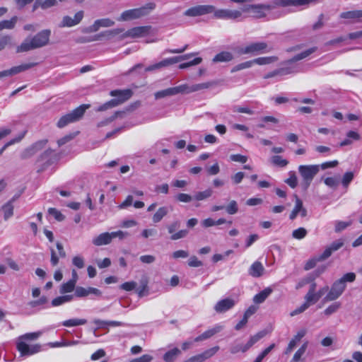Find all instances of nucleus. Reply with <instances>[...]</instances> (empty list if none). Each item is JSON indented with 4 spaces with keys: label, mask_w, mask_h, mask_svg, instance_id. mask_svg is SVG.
<instances>
[{
    "label": "nucleus",
    "mask_w": 362,
    "mask_h": 362,
    "mask_svg": "<svg viewBox=\"0 0 362 362\" xmlns=\"http://www.w3.org/2000/svg\"><path fill=\"white\" fill-rule=\"evenodd\" d=\"M42 332L41 331L30 332L18 337L16 341V349L22 357H28L41 351L40 344H30V341L37 339Z\"/></svg>",
    "instance_id": "nucleus-1"
},
{
    "label": "nucleus",
    "mask_w": 362,
    "mask_h": 362,
    "mask_svg": "<svg viewBox=\"0 0 362 362\" xmlns=\"http://www.w3.org/2000/svg\"><path fill=\"white\" fill-rule=\"evenodd\" d=\"M356 274L354 272H349L344 274L339 279L332 284L324 300L333 301L339 298L345 291L346 283L354 282L356 280Z\"/></svg>",
    "instance_id": "nucleus-2"
},
{
    "label": "nucleus",
    "mask_w": 362,
    "mask_h": 362,
    "mask_svg": "<svg viewBox=\"0 0 362 362\" xmlns=\"http://www.w3.org/2000/svg\"><path fill=\"white\" fill-rule=\"evenodd\" d=\"M50 35V30H43L33 37L25 39L21 45L17 47V52H28L47 45L49 42Z\"/></svg>",
    "instance_id": "nucleus-3"
},
{
    "label": "nucleus",
    "mask_w": 362,
    "mask_h": 362,
    "mask_svg": "<svg viewBox=\"0 0 362 362\" xmlns=\"http://www.w3.org/2000/svg\"><path fill=\"white\" fill-rule=\"evenodd\" d=\"M156 8L154 3H148L146 5L136 8L129 9L123 11L117 18L119 21H129L140 18L148 15Z\"/></svg>",
    "instance_id": "nucleus-4"
},
{
    "label": "nucleus",
    "mask_w": 362,
    "mask_h": 362,
    "mask_svg": "<svg viewBox=\"0 0 362 362\" xmlns=\"http://www.w3.org/2000/svg\"><path fill=\"white\" fill-rule=\"evenodd\" d=\"M132 94V92L129 89L112 90L110 92V95L112 97H116V98L112 99L110 101L99 106L96 110L101 112L109 108L116 107L130 98Z\"/></svg>",
    "instance_id": "nucleus-5"
},
{
    "label": "nucleus",
    "mask_w": 362,
    "mask_h": 362,
    "mask_svg": "<svg viewBox=\"0 0 362 362\" xmlns=\"http://www.w3.org/2000/svg\"><path fill=\"white\" fill-rule=\"evenodd\" d=\"M298 170L302 178V185L305 189H307L310 185L313 178L319 173L320 165H300Z\"/></svg>",
    "instance_id": "nucleus-6"
},
{
    "label": "nucleus",
    "mask_w": 362,
    "mask_h": 362,
    "mask_svg": "<svg viewBox=\"0 0 362 362\" xmlns=\"http://www.w3.org/2000/svg\"><path fill=\"white\" fill-rule=\"evenodd\" d=\"M90 106V105H81L71 112L62 116L57 122V127L62 128L70 123L79 120Z\"/></svg>",
    "instance_id": "nucleus-7"
},
{
    "label": "nucleus",
    "mask_w": 362,
    "mask_h": 362,
    "mask_svg": "<svg viewBox=\"0 0 362 362\" xmlns=\"http://www.w3.org/2000/svg\"><path fill=\"white\" fill-rule=\"evenodd\" d=\"M271 48L264 42L250 43L239 49L240 54H259L270 52Z\"/></svg>",
    "instance_id": "nucleus-8"
},
{
    "label": "nucleus",
    "mask_w": 362,
    "mask_h": 362,
    "mask_svg": "<svg viewBox=\"0 0 362 362\" xmlns=\"http://www.w3.org/2000/svg\"><path fill=\"white\" fill-rule=\"evenodd\" d=\"M212 13L216 19L238 21L242 18L243 13L240 10H232L228 8H218L214 7Z\"/></svg>",
    "instance_id": "nucleus-9"
},
{
    "label": "nucleus",
    "mask_w": 362,
    "mask_h": 362,
    "mask_svg": "<svg viewBox=\"0 0 362 362\" xmlns=\"http://www.w3.org/2000/svg\"><path fill=\"white\" fill-rule=\"evenodd\" d=\"M214 10L213 5H197L187 9L184 15L188 17H198L209 13H212Z\"/></svg>",
    "instance_id": "nucleus-10"
},
{
    "label": "nucleus",
    "mask_w": 362,
    "mask_h": 362,
    "mask_svg": "<svg viewBox=\"0 0 362 362\" xmlns=\"http://www.w3.org/2000/svg\"><path fill=\"white\" fill-rule=\"evenodd\" d=\"M219 350V346H216L211 349H209L202 354L193 356L187 360L184 361L183 362H204L206 359L212 357L214 355H215L218 351Z\"/></svg>",
    "instance_id": "nucleus-11"
},
{
    "label": "nucleus",
    "mask_w": 362,
    "mask_h": 362,
    "mask_svg": "<svg viewBox=\"0 0 362 362\" xmlns=\"http://www.w3.org/2000/svg\"><path fill=\"white\" fill-rule=\"evenodd\" d=\"M151 30L149 25L135 27L128 30L124 35V37H131L132 38L143 37L148 35Z\"/></svg>",
    "instance_id": "nucleus-12"
},
{
    "label": "nucleus",
    "mask_w": 362,
    "mask_h": 362,
    "mask_svg": "<svg viewBox=\"0 0 362 362\" xmlns=\"http://www.w3.org/2000/svg\"><path fill=\"white\" fill-rule=\"evenodd\" d=\"M295 206L289 216L291 220H294L298 215L303 218L307 216V210L304 208L303 202L297 195H295Z\"/></svg>",
    "instance_id": "nucleus-13"
},
{
    "label": "nucleus",
    "mask_w": 362,
    "mask_h": 362,
    "mask_svg": "<svg viewBox=\"0 0 362 362\" xmlns=\"http://www.w3.org/2000/svg\"><path fill=\"white\" fill-rule=\"evenodd\" d=\"M115 24V21L110 18H102L96 20L94 23L86 28L87 33H94L98 31L100 28L111 27Z\"/></svg>",
    "instance_id": "nucleus-14"
},
{
    "label": "nucleus",
    "mask_w": 362,
    "mask_h": 362,
    "mask_svg": "<svg viewBox=\"0 0 362 362\" xmlns=\"http://www.w3.org/2000/svg\"><path fill=\"white\" fill-rule=\"evenodd\" d=\"M83 17V12L78 11L77 12L74 18H71L69 16H66L63 18L61 23L59 24V27H72L77 24H78Z\"/></svg>",
    "instance_id": "nucleus-15"
},
{
    "label": "nucleus",
    "mask_w": 362,
    "mask_h": 362,
    "mask_svg": "<svg viewBox=\"0 0 362 362\" xmlns=\"http://www.w3.org/2000/svg\"><path fill=\"white\" fill-rule=\"evenodd\" d=\"M223 329V326L219 324L214 325L213 327L206 330L202 334L199 335L196 338L194 339L195 342L202 341L206 340L216 334L220 332Z\"/></svg>",
    "instance_id": "nucleus-16"
},
{
    "label": "nucleus",
    "mask_w": 362,
    "mask_h": 362,
    "mask_svg": "<svg viewBox=\"0 0 362 362\" xmlns=\"http://www.w3.org/2000/svg\"><path fill=\"white\" fill-rule=\"evenodd\" d=\"M46 144V141H40L35 143L31 146L25 148L21 153L22 158H28L33 156L38 151L42 149Z\"/></svg>",
    "instance_id": "nucleus-17"
},
{
    "label": "nucleus",
    "mask_w": 362,
    "mask_h": 362,
    "mask_svg": "<svg viewBox=\"0 0 362 362\" xmlns=\"http://www.w3.org/2000/svg\"><path fill=\"white\" fill-rule=\"evenodd\" d=\"M235 304V302L234 300L226 298L219 300L214 306V309L217 313H224L232 308Z\"/></svg>",
    "instance_id": "nucleus-18"
},
{
    "label": "nucleus",
    "mask_w": 362,
    "mask_h": 362,
    "mask_svg": "<svg viewBox=\"0 0 362 362\" xmlns=\"http://www.w3.org/2000/svg\"><path fill=\"white\" fill-rule=\"evenodd\" d=\"M112 240L111 233L105 232L100 233L92 240V243L95 246H102L110 244Z\"/></svg>",
    "instance_id": "nucleus-19"
},
{
    "label": "nucleus",
    "mask_w": 362,
    "mask_h": 362,
    "mask_svg": "<svg viewBox=\"0 0 362 362\" xmlns=\"http://www.w3.org/2000/svg\"><path fill=\"white\" fill-rule=\"evenodd\" d=\"M306 329H302L299 330L297 334L292 338V339L288 343L287 348L285 350V354H290L293 349L296 347L298 342L300 341V339L306 334Z\"/></svg>",
    "instance_id": "nucleus-20"
},
{
    "label": "nucleus",
    "mask_w": 362,
    "mask_h": 362,
    "mask_svg": "<svg viewBox=\"0 0 362 362\" xmlns=\"http://www.w3.org/2000/svg\"><path fill=\"white\" fill-rule=\"evenodd\" d=\"M264 272V267L262 264L259 261H255L250 266L248 273L252 277H260Z\"/></svg>",
    "instance_id": "nucleus-21"
},
{
    "label": "nucleus",
    "mask_w": 362,
    "mask_h": 362,
    "mask_svg": "<svg viewBox=\"0 0 362 362\" xmlns=\"http://www.w3.org/2000/svg\"><path fill=\"white\" fill-rule=\"evenodd\" d=\"M57 249L58 250V255L53 249H51L50 261L52 266H56L59 263V257H65L66 256V252L64 250V247L60 243H57Z\"/></svg>",
    "instance_id": "nucleus-22"
},
{
    "label": "nucleus",
    "mask_w": 362,
    "mask_h": 362,
    "mask_svg": "<svg viewBox=\"0 0 362 362\" xmlns=\"http://www.w3.org/2000/svg\"><path fill=\"white\" fill-rule=\"evenodd\" d=\"M270 6L269 5L264 4H256V5H250L247 8L243 9V11L252 10L254 13H255V16L257 18H261L264 16V10L269 9Z\"/></svg>",
    "instance_id": "nucleus-23"
},
{
    "label": "nucleus",
    "mask_w": 362,
    "mask_h": 362,
    "mask_svg": "<svg viewBox=\"0 0 362 362\" xmlns=\"http://www.w3.org/2000/svg\"><path fill=\"white\" fill-rule=\"evenodd\" d=\"M180 354L181 351L178 348L175 347L166 351L163 358L165 362H175Z\"/></svg>",
    "instance_id": "nucleus-24"
},
{
    "label": "nucleus",
    "mask_w": 362,
    "mask_h": 362,
    "mask_svg": "<svg viewBox=\"0 0 362 362\" xmlns=\"http://www.w3.org/2000/svg\"><path fill=\"white\" fill-rule=\"evenodd\" d=\"M297 71H298L296 69L291 68V67L282 68V69H278V70H276L271 73L267 74V75L264 76V78L274 77L278 75H280V76L287 75V74L296 73Z\"/></svg>",
    "instance_id": "nucleus-25"
},
{
    "label": "nucleus",
    "mask_w": 362,
    "mask_h": 362,
    "mask_svg": "<svg viewBox=\"0 0 362 362\" xmlns=\"http://www.w3.org/2000/svg\"><path fill=\"white\" fill-rule=\"evenodd\" d=\"M272 290L270 288H267L263 291L256 294L253 298L254 303L259 304L263 303L267 297L272 293Z\"/></svg>",
    "instance_id": "nucleus-26"
},
{
    "label": "nucleus",
    "mask_w": 362,
    "mask_h": 362,
    "mask_svg": "<svg viewBox=\"0 0 362 362\" xmlns=\"http://www.w3.org/2000/svg\"><path fill=\"white\" fill-rule=\"evenodd\" d=\"M14 199L8 201L2 206V211L4 213V220H8L13 215V209L14 206L13 205V202Z\"/></svg>",
    "instance_id": "nucleus-27"
},
{
    "label": "nucleus",
    "mask_w": 362,
    "mask_h": 362,
    "mask_svg": "<svg viewBox=\"0 0 362 362\" xmlns=\"http://www.w3.org/2000/svg\"><path fill=\"white\" fill-rule=\"evenodd\" d=\"M233 59V55L229 52H221L217 54L213 59V62H228Z\"/></svg>",
    "instance_id": "nucleus-28"
},
{
    "label": "nucleus",
    "mask_w": 362,
    "mask_h": 362,
    "mask_svg": "<svg viewBox=\"0 0 362 362\" xmlns=\"http://www.w3.org/2000/svg\"><path fill=\"white\" fill-rule=\"evenodd\" d=\"M36 65L35 63H28V64H23L19 66H13L12 68L9 69L11 73V75H16L17 74H19L21 72H23L24 71H26Z\"/></svg>",
    "instance_id": "nucleus-29"
},
{
    "label": "nucleus",
    "mask_w": 362,
    "mask_h": 362,
    "mask_svg": "<svg viewBox=\"0 0 362 362\" xmlns=\"http://www.w3.org/2000/svg\"><path fill=\"white\" fill-rule=\"evenodd\" d=\"M304 299V303L309 308L311 305L315 304L320 300V294H317L316 292H308Z\"/></svg>",
    "instance_id": "nucleus-30"
},
{
    "label": "nucleus",
    "mask_w": 362,
    "mask_h": 362,
    "mask_svg": "<svg viewBox=\"0 0 362 362\" xmlns=\"http://www.w3.org/2000/svg\"><path fill=\"white\" fill-rule=\"evenodd\" d=\"M267 334L265 330H262L253 336H251L248 341L246 343V349H250L259 340L263 338Z\"/></svg>",
    "instance_id": "nucleus-31"
},
{
    "label": "nucleus",
    "mask_w": 362,
    "mask_h": 362,
    "mask_svg": "<svg viewBox=\"0 0 362 362\" xmlns=\"http://www.w3.org/2000/svg\"><path fill=\"white\" fill-rule=\"evenodd\" d=\"M73 295H65L57 297L52 300V305L54 307L59 306L64 303L70 302L72 300Z\"/></svg>",
    "instance_id": "nucleus-32"
},
{
    "label": "nucleus",
    "mask_w": 362,
    "mask_h": 362,
    "mask_svg": "<svg viewBox=\"0 0 362 362\" xmlns=\"http://www.w3.org/2000/svg\"><path fill=\"white\" fill-rule=\"evenodd\" d=\"M87 323V320L86 319H69L62 322V325L67 327H76L79 325H83Z\"/></svg>",
    "instance_id": "nucleus-33"
},
{
    "label": "nucleus",
    "mask_w": 362,
    "mask_h": 362,
    "mask_svg": "<svg viewBox=\"0 0 362 362\" xmlns=\"http://www.w3.org/2000/svg\"><path fill=\"white\" fill-rule=\"evenodd\" d=\"M277 61V57H258L257 59H252L253 65H265L274 63Z\"/></svg>",
    "instance_id": "nucleus-34"
},
{
    "label": "nucleus",
    "mask_w": 362,
    "mask_h": 362,
    "mask_svg": "<svg viewBox=\"0 0 362 362\" xmlns=\"http://www.w3.org/2000/svg\"><path fill=\"white\" fill-rule=\"evenodd\" d=\"M272 165L281 168H284L288 164V160L284 158L281 156H273L270 158Z\"/></svg>",
    "instance_id": "nucleus-35"
},
{
    "label": "nucleus",
    "mask_w": 362,
    "mask_h": 362,
    "mask_svg": "<svg viewBox=\"0 0 362 362\" xmlns=\"http://www.w3.org/2000/svg\"><path fill=\"white\" fill-rule=\"evenodd\" d=\"M168 213V209L166 206L160 207L153 216V221L154 223L160 222L162 218L165 216Z\"/></svg>",
    "instance_id": "nucleus-36"
},
{
    "label": "nucleus",
    "mask_w": 362,
    "mask_h": 362,
    "mask_svg": "<svg viewBox=\"0 0 362 362\" xmlns=\"http://www.w3.org/2000/svg\"><path fill=\"white\" fill-rule=\"evenodd\" d=\"M176 95V94H175V90L174 87L168 88L167 89L158 91V92L155 93V94H154L156 99H160V98H165L168 96H172V95Z\"/></svg>",
    "instance_id": "nucleus-37"
},
{
    "label": "nucleus",
    "mask_w": 362,
    "mask_h": 362,
    "mask_svg": "<svg viewBox=\"0 0 362 362\" xmlns=\"http://www.w3.org/2000/svg\"><path fill=\"white\" fill-rule=\"evenodd\" d=\"M57 3V0H45L43 1H40V0H37L35 3L34 7L36 8L37 6H40L42 9H47L55 6Z\"/></svg>",
    "instance_id": "nucleus-38"
},
{
    "label": "nucleus",
    "mask_w": 362,
    "mask_h": 362,
    "mask_svg": "<svg viewBox=\"0 0 362 362\" xmlns=\"http://www.w3.org/2000/svg\"><path fill=\"white\" fill-rule=\"evenodd\" d=\"M249 349H246V344H242L236 343V341H234V343L233 344H231V346L230 347V352L232 354H235L240 351L245 353Z\"/></svg>",
    "instance_id": "nucleus-39"
},
{
    "label": "nucleus",
    "mask_w": 362,
    "mask_h": 362,
    "mask_svg": "<svg viewBox=\"0 0 362 362\" xmlns=\"http://www.w3.org/2000/svg\"><path fill=\"white\" fill-rule=\"evenodd\" d=\"M122 31H123V30H122V29H114V30H107V31L100 33L97 36L96 40H99L103 37L106 38V39H110L113 36L118 35L119 33H122Z\"/></svg>",
    "instance_id": "nucleus-40"
},
{
    "label": "nucleus",
    "mask_w": 362,
    "mask_h": 362,
    "mask_svg": "<svg viewBox=\"0 0 362 362\" xmlns=\"http://www.w3.org/2000/svg\"><path fill=\"white\" fill-rule=\"evenodd\" d=\"M17 17L14 16L11 18L10 20H6L0 22V30L4 29H12L14 28L16 21Z\"/></svg>",
    "instance_id": "nucleus-41"
},
{
    "label": "nucleus",
    "mask_w": 362,
    "mask_h": 362,
    "mask_svg": "<svg viewBox=\"0 0 362 362\" xmlns=\"http://www.w3.org/2000/svg\"><path fill=\"white\" fill-rule=\"evenodd\" d=\"M315 49H316V48L312 47V48H310L298 54H296L295 57H293V58H292L289 61V62H297V61L306 58L307 57H308L309 55H310L312 53H313L315 51Z\"/></svg>",
    "instance_id": "nucleus-42"
},
{
    "label": "nucleus",
    "mask_w": 362,
    "mask_h": 362,
    "mask_svg": "<svg viewBox=\"0 0 362 362\" xmlns=\"http://www.w3.org/2000/svg\"><path fill=\"white\" fill-rule=\"evenodd\" d=\"M288 175L289 177L285 180V182L292 189H294L298 185V179L296 173L294 171H290Z\"/></svg>",
    "instance_id": "nucleus-43"
},
{
    "label": "nucleus",
    "mask_w": 362,
    "mask_h": 362,
    "mask_svg": "<svg viewBox=\"0 0 362 362\" xmlns=\"http://www.w3.org/2000/svg\"><path fill=\"white\" fill-rule=\"evenodd\" d=\"M213 191L211 189H207L202 192H198L194 195V199L197 201H202L212 195Z\"/></svg>",
    "instance_id": "nucleus-44"
},
{
    "label": "nucleus",
    "mask_w": 362,
    "mask_h": 362,
    "mask_svg": "<svg viewBox=\"0 0 362 362\" xmlns=\"http://www.w3.org/2000/svg\"><path fill=\"white\" fill-rule=\"evenodd\" d=\"M25 134V132L21 133V134H19L17 137L11 139V141H8L7 143H6L4 146L0 149V155H1L3 153V152L10 146L16 144V143H18L19 141H21V139L24 137Z\"/></svg>",
    "instance_id": "nucleus-45"
},
{
    "label": "nucleus",
    "mask_w": 362,
    "mask_h": 362,
    "mask_svg": "<svg viewBox=\"0 0 362 362\" xmlns=\"http://www.w3.org/2000/svg\"><path fill=\"white\" fill-rule=\"evenodd\" d=\"M308 231L305 228L300 227L292 232V237L296 240H302L307 235Z\"/></svg>",
    "instance_id": "nucleus-46"
},
{
    "label": "nucleus",
    "mask_w": 362,
    "mask_h": 362,
    "mask_svg": "<svg viewBox=\"0 0 362 362\" xmlns=\"http://www.w3.org/2000/svg\"><path fill=\"white\" fill-rule=\"evenodd\" d=\"M307 345H308V343H307V342H305V343H304V344L301 346V347H300V348H299V349H298V351L295 353V354H294V356H293V358H292L291 362H298V361L300 360V358H301L302 356H303V355L305 354V350H306V349H307Z\"/></svg>",
    "instance_id": "nucleus-47"
},
{
    "label": "nucleus",
    "mask_w": 362,
    "mask_h": 362,
    "mask_svg": "<svg viewBox=\"0 0 362 362\" xmlns=\"http://www.w3.org/2000/svg\"><path fill=\"white\" fill-rule=\"evenodd\" d=\"M253 66L252 60L247 61L240 64H238L233 67L231 72H236L243 69L250 68Z\"/></svg>",
    "instance_id": "nucleus-48"
},
{
    "label": "nucleus",
    "mask_w": 362,
    "mask_h": 362,
    "mask_svg": "<svg viewBox=\"0 0 362 362\" xmlns=\"http://www.w3.org/2000/svg\"><path fill=\"white\" fill-rule=\"evenodd\" d=\"M75 285V283L69 280L66 283H64L62 285L60 288V293L64 294L66 293L71 292L72 291H74Z\"/></svg>",
    "instance_id": "nucleus-49"
},
{
    "label": "nucleus",
    "mask_w": 362,
    "mask_h": 362,
    "mask_svg": "<svg viewBox=\"0 0 362 362\" xmlns=\"http://www.w3.org/2000/svg\"><path fill=\"white\" fill-rule=\"evenodd\" d=\"M356 10L342 12L340 14L341 18L351 20L353 22H357Z\"/></svg>",
    "instance_id": "nucleus-50"
},
{
    "label": "nucleus",
    "mask_w": 362,
    "mask_h": 362,
    "mask_svg": "<svg viewBox=\"0 0 362 362\" xmlns=\"http://www.w3.org/2000/svg\"><path fill=\"white\" fill-rule=\"evenodd\" d=\"M341 307V303L339 302H335L330 305H329L324 311V313L326 315H330L334 313H336L339 308Z\"/></svg>",
    "instance_id": "nucleus-51"
},
{
    "label": "nucleus",
    "mask_w": 362,
    "mask_h": 362,
    "mask_svg": "<svg viewBox=\"0 0 362 362\" xmlns=\"http://www.w3.org/2000/svg\"><path fill=\"white\" fill-rule=\"evenodd\" d=\"M72 264L78 269H82L85 266L84 258L81 255H76L72 258Z\"/></svg>",
    "instance_id": "nucleus-52"
},
{
    "label": "nucleus",
    "mask_w": 362,
    "mask_h": 362,
    "mask_svg": "<svg viewBox=\"0 0 362 362\" xmlns=\"http://www.w3.org/2000/svg\"><path fill=\"white\" fill-rule=\"evenodd\" d=\"M174 88H175L176 95L179 94V93H192L191 86H189L187 84H182L178 86H175Z\"/></svg>",
    "instance_id": "nucleus-53"
},
{
    "label": "nucleus",
    "mask_w": 362,
    "mask_h": 362,
    "mask_svg": "<svg viewBox=\"0 0 362 362\" xmlns=\"http://www.w3.org/2000/svg\"><path fill=\"white\" fill-rule=\"evenodd\" d=\"M202 62V59L201 57H196L193 60L182 63L179 65V68L181 69H186L187 67L195 66L199 64Z\"/></svg>",
    "instance_id": "nucleus-54"
},
{
    "label": "nucleus",
    "mask_w": 362,
    "mask_h": 362,
    "mask_svg": "<svg viewBox=\"0 0 362 362\" xmlns=\"http://www.w3.org/2000/svg\"><path fill=\"white\" fill-rule=\"evenodd\" d=\"M226 210L228 214H235L238 211V206L236 201L232 200L228 205L226 207Z\"/></svg>",
    "instance_id": "nucleus-55"
},
{
    "label": "nucleus",
    "mask_w": 362,
    "mask_h": 362,
    "mask_svg": "<svg viewBox=\"0 0 362 362\" xmlns=\"http://www.w3.org/2000/svg\"><path fill=\"white\" fill-rule=\"evenodd\" d=\"M352 223V221H337L335 223V231L340 232L344 230L348 226H351Z\"/></svg>",
    "instance_id": "nucleus-56"
},
{
    "label": "nucleus",
    "mask_w": 362,
    "mask_h": 362,
    "mask_svg": "<svg viewBox=\"0 0 362 362\" xmlns=\"http://www.w3.org/2000/svg\"><path fill=\"white\" fill-rule=\"evenodd\" d=\"M48 212L50 215L53 216L54 218L59 221L64 219V216L57 209L54 208H49Z\"/></svg>",
    "instance_id": "nucleus-57"
},
{
    "label": "nucleus",
    "mask_w": 362,
    "mask_h": 362,
    "mask_svg": "<svg viewBox=\"0 0 362 362\" xmlns=\"http://www.w3.org/2000/svg\"><path fill=\"white\" fill-rule=\"evenodd\" d=\"M211 86V83L209 82L194 84L191 86L192 93L199 91L202 89H206Z\"/></svg>",
    "instance_id": "nucleus-58"
},
{
    "label": "nucleus",
    "mask_w": 362,
    "mask_h": 362,
    "mask_svg": "<svg viewBox=\"0 0 362 362\" xmlns=\"http://www.w3.org/2000/svg\"><path fill=\"white\" fill-rule=\"evenodd\" d=\"M318 262H320V260L318 259V257L317 256L312 259H310L305 263V264L304 266V269L305 270H310V269L314 268Z\"/></svg>",
    "instance_id": "nucleus-59"
},
{
    "label": "nucleus",
    "mask_w": 362,
    "mask_h": 362,
    "mask_svg": "<svg viewBox=\"0 0 362 362\" xmlns=\"http://www.w3.org/2000/svg\"><path fill=\"white\" fill-rule=\"evenodd\" d=\"M230 159L234 162L245 163L247 160V157L240 154H232L230 156Z\"/></svg>",
    "instance_id": "nucleus-60"
},
{
    "label": "nucleus",
    "mask_w": 362,
    "mask_h": 362,
    "mask_svg": "<svg viewBox=\"0 0 362 362\" xmlns=\"http://www.w3.org/2000/svg\"><path fill=\"white\" fill-rule=\"evenodd\" d=\"M153 360V357L149 354H144L140 357L133 358L129 362H151Z\"/></svg>",
    "instance_id": "nucleus-61"
},
{
    "label": "nucleus",
    "mask_w": 362,
    "mask_h": 362,
    "mask_svg": "<svg viewBox=\"0 0 362 362\" xmlns=\"http://www.w3.org/2000/svg\"><path fill=\"white\" fill-rule=\"evenodd\" d=\"M176 199L183 203H188L192 200V197L185 193H180L176 196Z\"/></svg>",
    "instance_id": "nucleus-62"
},
{
    "label": "nucleus",
    "mask_w": 362,
    "mask_h": 362,
    "mask_svg": "<svg viewBox=\"0 0 362 362\" xmlns=\"http://www.w3.org/2000/svg\"><path fill=\"white\" fill-rule=\"evenodd\" d=\"M354 178V173L352 172H346L342 178V185L347 187Z\"/></svg>",
    "instance_id": "nucleus-63"
},
{
    "label": "nucleus",
    "mask_w": 362,
    "mask_h": 362,
    "mask_svg": "<svg viewBox=\"0 0 362 362\" xmlns=\"http://www.w3.org/2000/svg\"><path fill=\"white\" fill-rule=\"evenodd\" d=\"M132 203H133V197L132 195H128L127 197V198L125 199V200L118 206V208L119 209H126V208L130 206L132 204Z\"/></svg>",
    "instance_id": "nucleus-64"
}]
</instances>
